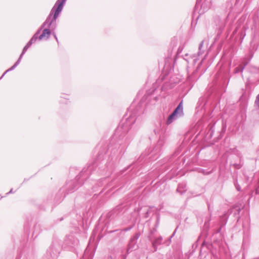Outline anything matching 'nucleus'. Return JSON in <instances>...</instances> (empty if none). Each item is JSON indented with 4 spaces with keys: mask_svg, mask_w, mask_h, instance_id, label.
<instances>
[{
    "mask_svg": "<svg viewBox=\"0 0 259 259\" xmlns=\"http://www.w3.org/2000/svg\"><path fill=\"white\" fill-rule=\"evenodd\" d=\"M67 0H57L53 7L50 14L44 22L39 29L41 30L44 28L42 33L38 36L37 39H48L51 34L50 28L54 29L56 25V20L60 13L61 12L64 5Z\"/></svg>",
    "mask_w": 259,
    "mask_h": 259,
    "instance_id": "1",
    "label": "nucleus"
},
{
    "mask_svg": "<svg viewBox=\"0 0 259 259\" xmlns=\"http://www.w3.org/2000/svg\"><path fill=\"white\" fill-rule=\"evenodd\" d=\"M184 115L182 102H180L173 112L168 116L166 123L169 124L174 121L177 120Z\"/></svg>",
    "mask_w": 259,
    "mask_h": 259,
    "instance_id": "2",
    "label": "nucleus"
},
{
    "mask_svg": "<svg viewBox=\"0 0 259 259\" xmlns=\"http://www.w3.org/2000/svg\"><path fill=\"white\" fill-rule=\"evenodd\" d=\"M136 118L134 116H130L125 120H122L117 131L122 130L123 133H127L131 128L132 125L135 122Z\"/></svg>",
    "mask_w": 259,
    "mask_h": 259,
    "instance_id": "3",
    "label": "nucleus"
},
{
    "mask_svg": "<svg viewBox=\"0 0 259 259\" xmlns=\"http://www.w3.org/2000/svg\"><path fill=\"white\" fill-rule=\"evenodd\" d=\"M41 29H39L37 30L36 32L33 35V36L32 37V38L30 39V40L28 42V43L26 44V45L24 47L22 52L21 54L20 55L18 60L16 62H18V64H19L21 59L23 56V55L25 53L27 49L31 46L32 44L35 42L38 38V35H39V33H40Z\"/></svg>",
    "mask_w": 259,
    "mask_h": 259,
    "instance_id": "4",
    "label": "nucleus"
},
{
    "mask_svg": "<svg viewBox=\"0 0 259 259\" xmlns=\"http://www.w3.org/2000/svg\"><path fill=\"white\" fill-rule=\"evenodd\" d=\"M139 238L138 236L134 237L133 238L131 239L130 242L128 245V247L127 248V251H132V250L134 248V245L135 244L136 242L135 241Z\"/></svg>",
    "mask_w": 259,
    "mask_h": 259,
    "instance_id": "5",
    "label": "nucleus"
},
{
    "mask_svg": "<svg viewBox=\"0 0 259 259\" xmlns=\"http://www.w3.org/2000/svg\"><path fill=\"white\" fill-rule=\"evenodd\" d=\"M162 238L161 237H159L156 238L155 241L152 243V246L154 248V251H156L157 249V246L160 245L162 243Z\"/></svg>",
    "mask_w": 259,
    "mask_h": 259,
    "instance_id": "6",
    "label": "nucleus"
},
{
    "mask_svg": "<svg viewBox=\"0 0 259 259\" xmlns=\"http://www.w3.org/2000/svg\"><path fill=\"white\" fill-rule=\"evenodd\" d=\"M177 191L182 194L184 192L186 191V185L185 183H181L179 184L178 188Z\"/></svg>",
    "mask_w": 259,
    "mask_h": 259,
    "instance_id": "7",
    "label": "nucleus"
},
{
    "mask_svg": "<svg viewBox=\"0 0 259 259\" xmlns=\"http://www.w3.org/2000/svg\"><path fill=\"white\" fill-rule=\"evenodd\" d=\"M19 65L18 62H16L14 65H13L11 68L7 70L2 75V76L0 77V80L6 75V74L9 71H12L14 70L18 65Z\"/></svg>",
    "mask_w": 259,
    "mask_h": 259,
    "instance_id": "8",
    "label": "nucleus"
},
{
    "mask_svg": "<svg viewBox=\"0 0 259 259\" xmlns=\"http://www.w3.org/2000/svg\"><path fill=\"white\" fill-rule=\"evenodd\" d=\"M254 108L257 110H259V94L256 96L254 103Z\"/></svg>",
    "mask_w": 259,
    "mask_h": 259,
    "instance_id": "9",
    "label": "nucleus"
},
{
    "mask_svg": "<svg viewBox=\"0 0 259 259\" xmlns=\"http://www.w3.org/2000/svg\"><path fill=\"white\" fill-rule=\"evenodd\" d=\"M203 41H202L199 46V52L198 53L199 55H200V51H201V48L203 47Z\"/></svg>",
    "mask_w": 259,
    "mask_h": 259,
    "instance_id": "10",
    "label": "nucleus"
},
{
    "mask_svg": "<svg viewBox=\"0 0 259 259\" xmlns=\"http://www.w3.org/2000/svg\"><path fill=\"white\" fill-rule=\"evenodd\" d=\"M244 68L243 67H242L241 69H240V68L239 67H237L236 69H235V73H238L240 71L242 72L243 71V70Z\"/></svg>",
    "mask_w": 259,
    "mask_h": 259,
    "instance_id": "11",
    "label": "nucleus"
},
{
    "mask_svg": "<svg viewBox=\"0 0 259 259\" xmlns=\"http://www.w3.org/2000/svg\"><path fill=\"white\" fill-rule=\"evenodd\" d=\"M235 187H236V189L237 190V191H240L241 187L239 186V185L236 183H235Z\"/></svg>",
    "mask_w": 259,
    "mask_h": 259,
    "instance_id": "12",
    "label": "nucleus"
},
{
    "mask_svg": "<svg viewBox=\"0 0 259 259\" xmlns=\"http://www.w3.org/2000/svg\"><path fill=\"white\" fill-rule=\"evenodd\" d=\"M13 193V189H11V190L10 191V192L7 193V194H9V193Z\"/></svg>",
    "mask_w": 259,
    "mask_h": 259,
    "instance_id": "13",
    "label": "nucleus"
},
{
    "mask_svg": "<svg viewBox=\"0 0 259 259\" xmlns=\"http://www.w3.org/2000/svg\"><path fill=\"white\" fill-rule=\"evenodd\" d=\"M54 36H55V39H56V40L58 41V38H57L56 35H55Z\"/></svg>",
    "mask_w": 259,
    "mask_h": 259,
    "instance_id": "14",
    "label": "nucleus"
},
{
    "mask_svg": "<svg viewBox=\"0 0 259 259\" xmlns=\"http://www.w3.org/2000/svg\"><path fill=\"white\" fill-rule=\"evenodd\" d=\"M108 259H113V258L111 256H110V257H109V258Z\"/></svg>",
    "mask_w": 259,
    "mask_h": 259,
    "instance_id": "15",
    "label": "nucleus"
}]
</instances>
